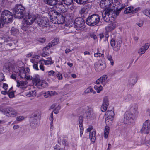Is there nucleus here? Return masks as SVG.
<instances>
[{"instance_id":"8","label":"nucleus","mask_w":150,"mask_h":150,"mask_svg":"<svg viewBox=\"0 0 150 150\" xmlns=\"http://www.w3.org/2000/svg\"><path fill=\"white\" fill-rule=\"evenodd\" d=\"M84 24V20L81 17L76 18L75 20L74 27L77 30H79L83 28Z\"/></svg>"},{"instance_id":"20","label":"nucleus","mask_w":150,"mask_h":150,"mask_svg":"<svg viewBox=\"0 0 150 150\" xmlns=\"http://www.w3.org/2000/svg\"><path fill=\"white\" fill-rule=\"evenodd\" d=\"M36 86L40 89L44 88L47 86V82L44 80H41Z\"/></svg>"},{"instance_id":"18","label":"nucleus","mask_w":150,"mask_h":150,"mask_svg":"<svg viewBox=\"0 0 150 150\" xmlns=\"http://www.w3.org/2000/svg\"><path fill=\"white\" fill-rule=\"evenodd\" d=\"M29 69L28 68L25 69H22L19 71V74L20 77L22 79H25L26 76V74L28 73Z\"/></svg>"},{"instance_id":"17","label":"nucleus","mask_w":150,"mask_h":150,"mask_svg":"<svg viewBox=\"0 0 150 150\" xmlns=\"http://www.w3.org/2000/svg\"><path fill=\"white\" fill-rule=\"evenodd\" d=\"M83 117L82 116L79 117L78 121L79 124L80 130V136L81 137L83 132Z\"/></svg>"},{"instance_id":"30","label":"nucleus","mask_w":150,"mask_h":150,"mask_svg":"<svg viewBox=\"0 0 150 150\" xmlns=\"http://www.w3.org/2000/svg\"><path fill=\"white\" fill-rule=\"evenodd\" d=\"M95 134V131H92L91 133H90L89 138L92 142H94V140L96 139Z\"/></svg>"},{"instance_id":"16","label":"nucleus","mask_w":150,"mask_h":150,"mask_svg":"<svg viewBox=\"0 0 150 150\" xmlns=\"http://www.w3.org/2000/svg\"><path fill=\"white\" fill-rule=\"evenodd\" d=\"M109 105L108 100L107 96L104 97L103 104L101 107V109L103 112H105Z\"/></svg>"},{"instance_id":"13","label":"nucleus","mask_w":150,"mask_h":150,"mask_svg":"<svg viewBox=\"0 0 150 150\" xmlns=\"http://www.w3.org/2000/svg\"><path fill=\"white\" fill-rule=\"evenodd\" d=\"M112 11L111 9H107L104 11L102 13V16L105 21L108 22L110 21L109 16L112 13Z\"/></svg>"},{"instance_id":"3","label":"nucleus","mask_w":150,"mask_h":150,"mask_svg":"<svg viewBox=\"0 0 150 150\" xmlns=\"http://www.w3.org/2000/svg\"><path fill=\"white\" fill-rule=\"evenodd\" d=\"M25 8L21 5L19 4L13 8V13L16 18H21L24 15Z\"/></svg>"},{"instance_id":"60","label":"nucleus","mask_w":150,"mask_h":150,"mask_svg":"<svg viewBox=\"0 0 150 150\" xmlns=\"http://www.w3.org/2000/svg\"><path fill=\"white\" fill-rule=\"evenodd\" d=\"M40 64L39 67L40 70L42 71H44V67L43 64Z\"/></svg>"},{"instance_id":"27","label":"nucleus","mask_w":150,"mask_h":150,"mask_svg":"<svg viewBox=\"0 0 150 150\" xmlns=\"http://www.w3.org/2000/svg\"><path fill=\"white\" fill-rule=\"evenodd\" d=\"M48 21V19L47 18H43L41 20L39 23V26L42 27L45 26L47 24Z\"/></svg>"},{"instance_id":"12","label":"nucleus","mask_w":150,"mask_h":150,"mask_svg":"<svg viewBox=\"0 0 150 150\" xmlns=\"http://www.w3.org/2000/svg\"><path fill=\"white\" fill-rule=\"evenodd\" d=\"M100 5L105 7L106 8H108L112 6H113L114 4L113 3V0H101Z\"/></svg>"},{"instance_id":"1","label":"nucleus","mask_w":150,"mask_h":150,"mask_svg":"<svg viewBox=\"0 0 150 150\" xmlns=\"http://www.w3.org/2000/svg\"><path fill=\"white\" fill-rule=\"evenodd\" d=\"M138 105L135 104L132 105L130 112H126L124 115V122L126 125H130L137 117L138 114Z\"/></svg>"},{"instance_id":"61","label":"nucleus","mask_w":150,"mask_h":150,"mask_svg":"<svg viewBox=\"0 0 150 150\" xmlns=\"http://www.w3.org/2000/svg\"><path fill=\"white\" fill-rule=\"evenodd\" d=\"M101 77L102 78V79L103 80V81H105L107 79L108 76L107 75H104L101 76Z\"/></svg>"},{"instance_id":"38","label":"nucleus","mask_w":150,"mask_h":150,"mask_svg":"<svg viewBox=\"0 0 150 150\" xmlns=\"http://www.w3.org/2000/svg\"><path fill=\"white\" fill-rule=\"evenodd\" d=\"M94 88L98 93H99L100 91L103 89V87L101 85L98 86L97 85H95Z\"/></svg>"},{"instance_id":"34","label":"nucleus","mask_w":150,"mask_h":150,"mask_svg":"<svg viewBox=\"0 0 150 150\" xmlns=\"http://www.w3.org/2000/svg\"><path fill=\"white\" fill-rule=\"evenodd\" d=\"M11 33L14 36L16 35L18 32V29L14 28L12 27L11 31Z\"/></svg>"},{"instance_id":"52","label":"nucleus","mask_w":150,"mask_h":150,"mask_svg":"<svg viewBox=\"0 0 150 150\" xmlns=\"http://www.w3.org/2000/svg\"><path fill=\"white\" fill-rule=\"evenodd\" d=\"M38 40L41 43H43L45 41V39L44 38H40L38 39Z\"/></svg>"},{"instance_id":"37","label":"nucleus","mask_w":150,"mask_h":150,"mask_svg":"<svg viewBox=\"0 0 150 150\" xmlns=\"http://www.w3.org/2000/svg\"><path fill=\"white\" fill-rule=\"evenodd\" d=\"M106 115H108V116L110 117H110H113L114 115V112L113 110H108L106 112Z\"/></svg>"},{"instance_id":"7","label":"nucleus","mask_w":150,"mask_h":150,"mask_svg":"<svg viewBox=\"0 0 150 150\" xmlns=\"http://www.w3.org/2000/svg\"><path fill=\"white\" fill-rule=\"evenodd\" d=\"M122 41L120 38L115 40L113 38L111 40L110 44L113 47L114 50L117 51L119 50L121 46Z\"/></svg>"},{"instance_id":"22","label":"nucleus","mask_w":150,"mask_h":150,"mask_svg":"<svg viewBox=\"0 0 150 150\" xmlns=\"http://www.w3.org/2000/svg\"><path fill=\"white\" fill-rule=\"evenodd\" d=\"M106 67V64L104 63L98 64L96 67V70L98 71H101L104 70Z\"/></svg>"},{"instance_id":"62","label":"nucleus","mask_w":150,"mask_h":150,"mask_svg":"<svg viewBox=\"0 0 150 150\" xmlns=\"http://www.w3.org/2000/svg\"><path fill=\"white\" fill-rule=\"evenodd\" d=\"M5 23L4 21L2 20L1 18H0V27H2L4 26V24Z\"/></svg>"},{"instance_id":"46","label":"nucleus","mask_w":150,"mask_h":150,"mask_svg":"<svg viewBox=\"0 0 150 150\" xmlns=\"http://www.w3.org/2000/svg\"><path fill=\"white\" fill-rule=\"evenodd\" d=\"M108 59L109 60L111 63V64L112 66H113L114 64V62L112 59V58L111 55H108L107 56Z\"/></svg>"},{"instance_id":"39","label":"nucleus","mask_w":150,"mask_h":150,"mask_svg":"<svg viewBox=\"0 0 150 150\" xmlns=\"http://www.w3.org/2000/svg\"><path fill=\"white\" fill-rule=\"evenodd\" d=\"M90 92L94 94L96 93L95 91L91 87H89L85 91V93H88Z\"/></svg>"},{"instance_id":"47","label":"nucleus","mask_w":150,"mask_h":150,"mask_svg":"<svg viewBox=\"0 0 150 150\" xmlns=\"http://www.w3.org/2000/svg\"><path fill=\"white\" fill-rule=\"evenodd\" d=\"M104 81H103V80L102 79V78L100 77V78L98 79L96 81L95 83L97 85H98L100 83H102Z\"/></svg>"},{"instance_id":"25","label":"nucleus","mask_w":150,"mask_h":150,"mask_svg":"<svg viewBox=\"0 0 150 150\" xmlns=\"http://www.w3.org/2000/svg\"><path fill=\"white\" fill-rule=\"evenodd\" d=\"M88 11L84 9V8H82L79 11V13L81 15V16L83 18L85 17L86 15L88 14Z\"/></svg>"},{"instance_id":"58","label":"nucleus","mask_w":150,"mask_h":150,"mask_svg":"<svg viewBox=\"0 0 150 150\" xmlns=\"http://www.w3.org/2000/svg\"><path fill=\"white\" fill-rule=\"evenodd\" d=\"M109 36V35L108 34V33H105V40H104L105 41H108V37Z\"/></svg>"},{"instance_id":"32","label":"nucleus","mask_w":150,"mask_h":150,"mask_svg":"<svg viewBox=\"0 0 150 150\" xmlns=\"http://www.w3.org/2000/svg\"><path fill=\"white\" fill-rule=\"evenodd\" d=\"M39 64H45L46 65H50L52 64V62L51 61L49 60H40L38 62Z\"/></svg>"},{"instance_id":"42","label":"nucleus","mask_w":150,"mask_h":150,"mask_svg":"<svg viewBox=\"0 0 150 150\" xmlns=\"http://www.w3.org/2000/svg\"><path fill=\"white\" fill-rule=\"evenodd\" d=\"M143 13L146 15V16L149 17L150 18V10L149 9H146L144 10L143 11Z\"/></svg>"},{"instance_id":"63","label":"nucleus","mask_w":150,"mask_h":150,"mask_svg":"<svg viewBox=\"0 0 150 150\" xmlns=\"http://www.w3.org/2000/svg\"><path fill=\"white\" fill-rule=\"evenodd\" d=\"M24 117L22 116H19L17 117V120L18 121H21L24 119Z\"/></svg>"},{"instance_id":"54","label":"nucleus","mask_w":150,"mask_h":150,"mask_svg":"<svg viewBox=\"0 0 150 150\" xmlns=\"http://www.w3.org/2000/svg\"><path fill=\"white\" fill-rule=\"evenodd\" d=\"M4 78V74L2 73H0V82L3 81Z\"/></svg>"},{"instance_id":"36","label":"nucleus","mask_w":150,"mask_h":150,"mask_svg":"<svg viewBox=\"0 0 150 150\" xmlns=\"http://www.w3.org/2000/svg\"><path fill=\"white\" fill-rule=\"evenodd\" d=\"M42 18L41 17H40L38 15L37 16H34V21L39 25V23L41 20H42Z\"/></svg>"},{"instance_id":"2","label":"nucleus","mask_w":150,"mask_h":150,"mask_svg":"<svg viewBox=\"0 0 150 150\" xmlns=\"http://www.w3.org/2000/svg\"><path fill=\"white\" fill-rule=\"evenodd\" d=\"M100 21L99 16L98 14H94L87 18L86 22L88 25L93 26L97 24Z\"/></svg>"},{"instance_id":"57","label":"nucleus","mask_w":150,"mask_h":150,"mask_svg":"<svg viewBox=\"0 0 150 150\" xmlns=\"http://www.w3.org/2000/svg\"><path fill=\"white\" fill-rule=\"evenodd\" d=\"M32 77L30 76V75H28L27 74V73L26 74V76L25 77V79L28 80H32Z\"/></svg>"},{"instance_id":"56","label":"nucleus","mask_w":150,"mask_h":150,"mask_svg":"<svg viewBox=\"0 0 150 150\" xmlns=\"http://www.w3.org/2000/svg\"><path fill=\"white\" fill-rule=\"evenodd\" d=\"M144 23V21H139V23H137V25L139 27H142Z\"/></svg>"},{"instance_id":"6","label":"nucleus","mask_w":150,"mask_h":150,"mask_svg":"<svg viewBox=\"0 0 150 150\" xmlns=\"http://www.w3.org/2000/svg\"><path fill=\"white\" fill-rule=\"evenodd\" d=\"M13 18L12 13L8 10H5L2 13L1 18L5 23H8L11 22Z\"/></svg>"},{"instance_id":"9","label":"nucleus","mask_w":150,"mask_h":150,"mask_svg":"<svg viewBox=\"0 0 150 150\" xmlns=\"http://www.w3.org/2000/svg\"><path fill=\"white\" fill-rule=\"evenodd\" d=\"M82 113L83 114L84 116L86 117L87 119L91 118L93 116V112L91 108H89L88 106L83 108H80L81 111L82 110Z\"/></svg>"},{"instance_id":"48","label":"nucleus","mask_w":150,"mask_h":150,"mask_svg":"<svg viewBox=\"0 0 150 150\" xmlns=\"http://www.w3.org/2000/svg\"><path fill=\"white\" fill-rule=\"evenodd\" d=\"M34 118L33 119V122L35 123V122L38 121H39V118L38 116L36 114H35L33 116Z\"/></svg>"},{"instance_id":"11","label":"nucleus","mask_w":150,"mask_h":150,"mask_svg":"<svg viewBox=\"0 0 150 150\" xmlns=\"http://www.w3.org/2000/svg\"><path fill=\"white\" fill-rule=\"evenodd\" d=\"M150 130V121L147 120L143 124L142 127L140 131L141 133L148 134Z\"/></svg>"},{"instance_id":"40","label":"nucleus","mask_w":150,"mask_h":150,"mask_svg":"<svg viewBox=\"0 0 150 150\" xmlns=\"http://www.w3.org/2000/svg\"><path fill=\"white\" fill-rule=\"evenodd\" d=\"M11 64H6L5 65L4 67V70H7L8 71H9L11 70L12 67H11Z\"/></svg>"},{"instance_id":"19","label":"nucleus","mask_w":150,"mask_h":150,"mask_svg":"<svg viewBox=\"0 0 150 150\" xmlns=\"http://www.w3.org/2000/svg\"><path fill=\"white\" fill-rule=\"evenodd\" d=\"M150 45L149 43L145 44L144 46H142L139 50L138 53L139 54H144L149 48Z\"/></svg>"},{"instance_id":"29","label":"nucleus","mask_w":150,"mask_h":150,"mask_svg":"<svg viewBox=\"0 0 150 150\" xmlns=\"http://www.w3.org/2000/svg\"><path fill=\"white\" fill-rule=\"evenodd\" d=\"M54 112L55 114L56 113V111L55 110L52 111L50 117L49 118L50 120L51 121L50 123L51 127L50 129L51 131L52 130L53 128V127L52 123L53 121V113Z\"/></svg>"},{"instance_id":"4","label":"nucleus","mask_w":150,"mask_h":150,"mask_svg":"<svg viewBox=\"0 0 150 150\" xmlns=\"http://www.w3.org/2000/svg\"><path fill=\"white\" fill-rule=\"evenodd\" d=\"M61 7L57 6V23L59 24H63L65 22V18L64 16V7L61 6Z\"/></svg>"},{"instance_id":"35","label":"nucleus","mask_w":150,"mask_h":150,"mask_svg":"<svg viewBox=\"0 0 150 150\" xmlns=\"http://www.w3.org/2000/svg\"><path fill=\"white\" fill-rule=\"evenodd\" d=\"M133 8L132 7H129L125 8L124 10V13L125 14H127L130 13H132V10Z\"/></svg>"},{"instance_id":"26","label":"nucleus","mask_w":150,"mask_h":150,"mask_svg":"<svg viewBox=\"0 0 150 150\" xmlns=\"http://www.w3.org/2000/svg\"><path fill=\"white\" fill-rule=\"evenodd\" d=\"M114 24L112 23V25H109L108 26L105 27V30L106 31V33H108L113 30L115 28Z\"/></svg>"},{"instance_id":"10","label":"nucleus","mask_w":150,"mask_h":150,"mask_svg":"<svg viewBox=\"0 0 150 150\" xmlns=\"http://www.w3.org/2000/svg\"><path fill=\"white\" fill-rule=\"evenodd\" d=\"M4 113L7 116L15 117L18 114V112L14 109L11 108L4 109L3 110Z\"/></svg>"},{"instance_id":"45","label":"nucleus","mask_w":150,"mask_h":150,"mask_svg":"<svg viewBox=\"0 0 150 150\" xmlns=\"http://www.w3.org/2000/svg\"><path fill=\"white\" fill-rule=\"evenodd\" d=\"M147 137H146L144 139V141L142 142H141V144H149V145H148L150 147V142L149 140L147 139Z\"/></svg>"},{"instance_id":"15","label":"nucleus","mask_w":150,"mask_h":150,"mask_svg":"<svg viewBox=\"0 0 150 150\" xmlns=\"http://www.w3.org/2000/svg\"><path fill=\"white\" fill-rule=\"evenodd\" d=\"M137 81L136 76L134 74L131 75L128 80L129 87L132 88V87L136 84Z\"/></svg>"},{"instance_id":"5","label":"nucleus","mask_w":150,"mask_h":150,"mask_svg":"<svg viewBox=\"0 0 150 150\" xmlns=\"http://www.w3.org/2000/svg\"><path fill=\"white\" fill-rule=\"evenodd\" d=\"M77 3L80 4H85L88 1V0H74ZM67 5H70L73 2V0H57V6L59 7L61 6H64L63 2Z\"/></svg>"},{"instance_id":"21","label":"nucleus","mask_w":150,"mask_h":150,"mask_svg":"<svg viewBox=\"0 0 150 150\" xmlns=\"http://www.w3.org/2000/svg\"><path fill=\"white\" fill-rule=\"evenodd\" d=\"M67 140L66 137L64 135H61L59 137L58 140V142L59 144H61L62 143V144L64 145H66Z\"/></svg>"},{"instance_id":"55","label":"nucleus","mask_w":150,"mask_h":150,"mask_svg":"<svg viewBox=\"0 0 150 150\" xmlns=\"http://www.w3.org/2000/svg\"><path fill=\"white\" fill-rule=\"evenodd\" d=\"M57 77L59 80H62V74L59 73H57Z\"/></svg>"},{"instance_id":"59","label":"nucleus","mask_w":150,"mask_h":150,"mask_svg":"<svg viewBox=\"0 0 150 150\" xmlns=\"http://www.w3.org/2000/svg\"><path fill=\"white\" fill-rule=\"evenodd\" d=\"M8 93V96L10 98H12L14 97V93L13 92H9Z\"/></svg>"},{"instance_id":"64","label":"nucleus","mask_w":150,"mask_h":150,"mask_svg":"<svg viewBox=\"0 0 150 150\" xmlns=\"http://www.w3.org/2000/svg\"><path fill=\"white\" fill-rule=\"evenodd\" d=\"M50 93V97L55 95L56 92L54 91H49Z\"/></svg>"},{"instance_id":"50","label":"nucleus","mask_w":150,"mask_h":150,"mask_svg":"<svg viewBox=\"0 0 150 150\" xmlns=\"http://www.w3.org/2000/svg\"><path fill=\"white\" fill-rule=\"evenodd\" d=\"M94 56L96 57H100V56L103 57L104 56V54L100 53H97L94 54Z\"/></svg>"},{"instance_id":"28","label":"nucleus","mask_w":150,"mask_h":150,"mask_svg":"<svg viewBox=\"0 0 150 150\" xmlns=\"http://www.w3.org/2000/svg\"><path fill=\"white\" fill-rule=\"evenodd\" d=\"M45 3L50 5H55L56 0H44Z\"/></svg>"},{"instance_id":"53","label":"nucleus","mask_w":150,"mask_h":150,"mask_svg":"<svg viewBox=\"0 0 150 150\" xmlns=\"http://www.w3.org/2000/svg\"><path fill=\"white\" fill-rule=\"evenodd\" d=\"M38 63L36 62V63L35 64H34L33 65V67L34 69H35L36 70H38L39 69L38 68Z\"/></svg>"},{"instance_id":"41","label":"nucleus","mask_w":150,"mask_h":150,"mask_svg":"<svg viewBox=\"0 0 150 150\" xmlns=\"http://www.w3.org/2000/svg\"><path fill=\"white\" fill-rule=\"evenodd\" d=\"M132 97L131 95L129 94L125 96L124 98V100L125 101H128L132 99Z\"/></svg>"},{"instance_id":"24","label":"nucleus","mask_w":150,"mask_h":150,"mask_svg":"<svg viewBox=\"0 0 150 150\" xmlns=\"http://www.w3.org/2000/svg\"><path fill=\"white\" fill-rule=\"evenodd\" d=\"M40 81V76L38 75H36L33 77V82L35 83V85L36 86L37 85V84H38V83Z\"/></svg>"},{"instance_id":"49","label":"nucleus","mask_w":150,"mask_h":150,"mask_svg":"<svg viewBox=\"0 0 150 150\" xmlns=\"http://www.w3.org/2000/svg\"><path fill=\"white\" fill-rule=\"evenodd\" d=\"M44 96L46 98L50 97V93L49 91L45 93H44Z\"/></svg>"},{"instance_id":"51","label":"nucleus","mask_w":150,"mask_h":150,"mask_svg":"<svg viewBox=\"0 0 150 150\" xmlns=\"http://www.w3.org/2000/svg\"><path fill=\"white\" fill-rule=\"evenodd\" d=\"M48 75L50 76L54 75L56 73L53 71L51 70L48 72Z\"/></svg>"},{"instance_id":"23","label":"nucleus","mask_w":150,"mask_h":150,"mask_svg":"<svg viewBox=\"0 0 150 150\" xmlns=\"http://www.w3.org/2000/svg\"><path fill=\"white\" fill-rule=\"evenodd\" d=\"M56 40L54 39V40L52 41L51 42L49 43L46 47H45L43 48V51H45L55 45H56Z\"/></svg>"},{"instance_id":"43","label":"nucleus","mask_w":150,"mask_h":150,"mask_svg":"<svg viewBox=\"0 0 150 150\" xmlns=\"http://www.w3.org/2000/svg\"><path fill=\"white\" fill-rule=\"evenodd\" d=\"M92 7V6L90 4H86L83 8L86 9L88 11L89 10L91 9Z\"/></svg>"},{"instance_id":"33","label":"nucleus","mask_w":150,"mask_h":150,"mask_svg":"<svg viewBox=\"0 0 150 150\" xmlns=\"http://www.w3.org/2000/svg\"><path fill=\"white\" fill-rule=\"evenodd\" d=\"M109 127L108 126H105V127L104 132V137L105 139H107L108 137V134L109 133Z\"/></svg>"},{"instance_id":"44","label":"nucleus","mask_w":150,"mask_h":150,"mask_svg":"<svg viewBox=\"0 0 150 150\" xmlns=\"http://www.w3.org/2000/svg\"><path fill=\"white\" fill-rule=\"evenodd\" d=\"M126 6V5L124 4H122L121 5V7L120 8H117V10L116 12V14L117 15V14H118L121 11L122 9H123Z\"/></svg>"},{"instance_id":"31","label":"nucleus","mask_w":150,"mask_h":150,"mask_svg":"<svg viewBox=\"0 0 150 150\" xmlns=\"http://www.w3.org/2000/svg\"><path fill=\"white\" fill-rule=\"evenodd\" d=\"M36 92L35 90L34 91H32L29 92L28 93L26 94V96L27 97H31L35 96L36 95Z\"/></svg>"},{"instance_id":"14","label":"nucleus","mask_w":150,"mask_h":150,"mask_svg":"<svg viewBox=\"0 0 150 150\" xmlns=\"http://www.w3.org/2000/svg\"><path fill=\"white\" fill-rule=\"evenodd\" d=\"M25 23L27 25H31L34 21V16L28 14L24 18Z\"/></svg>"}]
</instances>
